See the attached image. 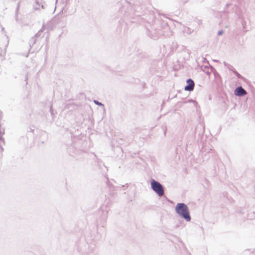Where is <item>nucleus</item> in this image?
Segmentation results:
<instances>
[{
	"label": "nucleus",
	"mask_w": 255,
	"mask_h": 255,
	"mask_svg": "<svg viewBox=\"0 0 255 255\" xmlns=\"http://www.w3.org/2000/svg\"><path fill=\"white\" fill-rule=\"evenodd\" d=\"M176 212L187 221L191 220L189 211L186 205L183 203H178L176 207Z\"/></svg>",
	"instance_id": "nucleus-1"
},
{
	"label": "nucleus",
	"mask_w": 255,
	"mask_h": 255,
	"mask_svg": "<svg viewBox=\"0 0 255 255\" xmlns=\"http://www.w3.org/2000/svg\"><path fill=\"white\" fill-rule=\"evenodd\" d=\"M151 186L152 189L155 191L159 196H162L164 195V189L161 184L154 180L151 181Z\"/></svg>",
	"instance_id": "nucleus-2"
},
{
	"label": "nucleus",
	"mask_w": 255,
	"mask_h": 255,
	"mask_svg": "<svg viewBox=\"0 0 255 255\" xmlns=\"http://www.w3.org/2000/svg\"><path fill=\"white\" fill-rule=\"evenodd\" d=\"M187 83L188 84V85L185 87V90L187 91H191L193 90L195 86L194 81L192 79H189L187 80Z\"/></svg>",
	"instance_id": "nucleus-3"
},
{
	"label": "nucleus",
	"mask_w": 255,
	"mask_h": 255,
	"mask_svg": "<svg viewBox=\"0 0 255 255\" xmlns=\"http://www.w3.org/2000/svg\"><path fill=\"white\" fill-rule=\"evenodd\" d=\"M246 94V91L241 87L237 88L235 91V94L237 96H244Z\"/></svg>",
	"instance_id": "nucleus-4"
},
{
	"label": "nucleus",
	"mask_w": 255,
	"mask_h": 255,
	"mask_svg": "<svg viewBox=\"0 0 255 255\" xmlns=\"http://www.w3.org/2000/svg\"><path fill=\"white\" fill-rule=\"evenodd\" d=\"M94 102L95 104H96L98 105H102V104L101 103H99V102L97 101H94Z\"/></svg>",
	"instance_id": "nucleus-5"
}]
</instances>
